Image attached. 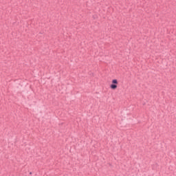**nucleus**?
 <instances>
[{
  "label": "nucleus",
  "instance_id": "f257e3e1",
  "mask_svg": "<svg viewBox=\"0 0 176 176\" xmlns=\"http://www.w3.org/2000/svg\"><path fill=\"white\" fill-rule=\"evenodd\" d=\"M118 85H119L118 79H113L110 85V89H111V90H116V89H118Z\"/></svg>",
  "mask_w": 176,
  "mask_h": 176
}]
</instances>
